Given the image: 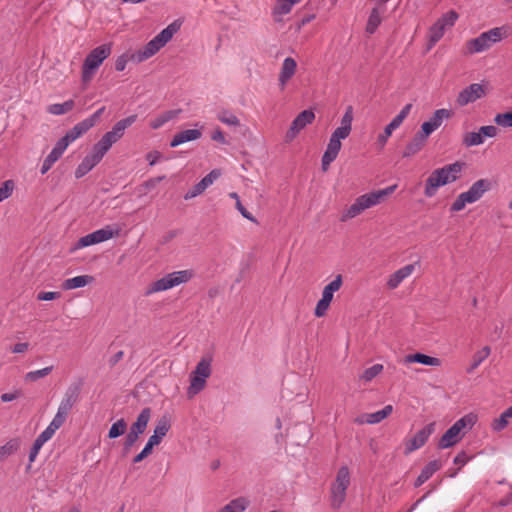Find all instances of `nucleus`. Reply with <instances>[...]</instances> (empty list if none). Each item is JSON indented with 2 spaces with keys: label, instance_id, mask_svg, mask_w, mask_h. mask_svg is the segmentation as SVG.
<instances>
[{
  "label": "nucleus",
  "instance_id": "48",
  "mask_svg": "<svg viewBox=\"0 0 512 512\" xmlns=\"http://www.w3.org/2000/svg\"><path fill=\"white\" fill-rule=\"evenodd\" d=\"M53 370V366H48L39 370L30 371L25 374V380L28 382H35L40 378H44L49 375Z\"/></svg>",
  "mask_w": 512,
  "mask_h": 512
},
{
  "label": "nucleus",
  "instance_id": "10",
  "mask_svg": "<svg viewBox=\"0 0 512 512\" xmlns=\"http://www.w3.org/2000/svg\"><path fill=\"white\" fill-rule=\"evenodd\" d=\"M343 285L342 275L338 274L330 283H328L322 291L321 299L317 302L314 314L316 317H323L326 315L330 304L333 300L335 292L339 291Z\"/></svg>",
  "mask_w": 512,
  "mask_h": 512
},
{
  "label": "nucleus",
  "instance_id": "28",
  "mask_svg": "<svg viewBox=\"0 0 512 512\" xmlns=\"http://www.w3.org/2000/svg\"><path fill=\"white\" fill-rule=\"evenodd\" d=\"M442 462L440 460L430 461L421 471L420 475L415 481V487H420L424 484L436 471L441 469Z\"/></svg>",
  "mask_w": 512,
  "mask_h": 512
},
{
  "label": "nucleus",
  "instance_id": "39",
  "mask_svg": "<svg viewBox=\"0 0 512 512\" xmlns=\"http://www.w3.org/2000/svg\"><path fill=\"white\" fill-rule=\"evenodd\" d=\"M74 107L73 100H67L64 103L51 104L47 107V112L53 115H63L71 111Z\"/></svg>",
  "mask_w": 512,
  "mask_h": 512
},
{
  "label": "nucleus",
  "instance_id": "3",
  "mask_svg": "<svg viewBox=\"0 0 512 512\" xmlns=\"http://www.w3.org/2000/svg\"><path fill=\"white\" fill-rule=\"evenodd\" d=\"M111 54V47L108 44L100 45L94 48L85 58L82 71H81V82L84 86H87L94 78L97 70L104 62L105 59Z\"/></svg>",
  "mask_w": 512,
  "mask_h": 512
},
{
  "label": "nucleus",
  "instance_id": "13",
  "mask_svg": "<svg viewBox=\"0 0 512 512\" xmlns=\"http://www.w3.org/2000/svg\"><path fill=\"white\" fill-rule=\"evenodd\" d=\"M315 119V113L312 110H304L299 113L291 123L289 130L286 132V142H291L308 124H311Z\"/></svg>",
  "mask_w": 512,
  "mask_h": 512
},
{
  "label": "nucleus",
  "instance_id": "8",
  "mask_svg": "<svg viewBox=\"0 0 512 512\" xmlns=\"http://www.w3.org/2000/svg\"><path fill=\"white\" fill-rule=\"evenodd\" d=\"M350 485V471L347 466L339 468L330 488V502L334 509H339L346 499V491Z\"/></svg>",
  "mask_w": 512,
  "mask_h": 512
},
{
  "label": "nucleus",
  "instance_id": "17",
  "mask_svg": "<svg viewBox=\"0 0 512 512\" xmlns=\"http://www.w3.org/2000/svg\"><path fill=\"white\" fill-rule=\"evenodd\" d=\"M464 163L456 161L451 164H447L441 168L435 169L436 174H438L440 180L445 185L455 182L460 178L461 172L463 170Z\"/></svg>",
  "mask_w": 512,
  "mask_h": 512
},
{
  "label": "nucleus",
  "instance_id": "18",
  "mask_svg": "<svg viewBox=\"0 0 512 512\" xmlns=\"http://www.w3.org/2000/svg\"><path fill=\"white\" fill-rule=\"evenodd\" d=\"M220 176L219 170H212L208 173L200 182L192 187L184 196L185 200L192 199L200 194H202L210 185L214 183Z\"/></svg>",
  "mask_w": 512,
  "mask_h": 512
},
{
  "label": "nucleus",
  "instance_id": "61",
  "mask_svg": "<svg viewBox=\"0 0 512 512\" xmlns=\"http://www.w3.org/2000/svg\"><path fill=\"white\" fill-rule=\"evenodd\" d=\"M59 158L56 156V154H52L51 152L48 154V156L43 161L42 167H41V174H46L53 164L58 160Z\"/></svg>",
  "mask_w": 512,
  "mask_h": 512
},
{
  "label": "nucleus",
  "instance_id": "40",
  "mask_svg": "<svg viewBox=\"0 0 512 512\" xmlns=\"http://www.w3.org/2000/svg\"><path fill=\"white\" fill-rule=\"evenodd\" d=\"M206 384V380L200 378L199 376L192 375L190 376V386L188 388V396L193 397L198 394L201 390L204 389Z\"/></svg>",
  "mask_w": 512,
  "mask_h": 512
},
{
  "label": "nucleus",
  "instance_id": "7",
  "mask_svg": "<svg viewBox=\"0 0 512 512\" xmlns=\"http://www.w3.org/2000/svg\"><path fill=\"white\" fill-rule=\"evenodd\" d=\"M179 29L180 24L177 21L169 24L144 46V48L139 52V60H146L155 55L172 39Z\"/></svg>",
  "mask_w": 512,
  "mask_h": 512
},
{
  "label": "nucleus",
  "instance_id": "2",
  "mask_svg": "<svg viewBox=\"0 0 512 512\" xmlns=\"http://www.w3.org/2000/svg\"><path fill=\"white\" fill-rule=\"evenodd\" d=\"M511 34V28L508 25L493 27L480 33L477 37L469 39L465 43V54L474 55L486 52L493 45L508 38Z\"/></svg>",
  "mask_w": 512,
  "mask_h": 512
},
{
  "label": "nucleus",
  "instance_id": "19",
  "mask_svg": "<svg viewBox=\"0 0 512 512\" xmlns=\"http://www.w3.org/2000/svg\"><path fill=\"white\" fill-rule=\"evenodd\" d=\"M296 69L297 63L293 58L287 57L283 60L278 77L279 86L281 90L285 89L288 81L295 75Z\"/></svg>",
  "mask_w": 512,
  "mask_h": 512
},
{
  "label": "nucleus",
  "instance_id": "33",
  "mask_svg": "<svg viewBox=\"0 0 512 512\" xmlns=\"http://www.w3.org/2000/svg\"><path fill=\"white\" fill-rule=\"evenodd\" d=\"M352 121H353V107L348 106L346 111L341 119V125L336 128L334 131L342 134L344 136H349L352 130Z\"/></svg>",
  "mask_w": 512,
  "mask_h": 512
},
{
  "label": "nucleus",
  "instance_id": "53",
  "mask_svg": "<svg viewBox=\"0 0 512 512\" xmlns=\"http://www.w3.org/2000/svg\"><path fill=\"white\" fill-rule=\"evenodd\" d=\"M218 119L228 125V126H234V127H237L240 125V121L238 119V117L236 115H234L233 113H230V112H227V111H224V112H221L219 115H218Z\"/></svg>",
  "mask_w": 512,
  "mask_h": 512
},
{
  "label": "nucleus",
  "instance_id": "55",
  "mask_svg": "<svg viewBox=\"0 0 512 512\" xmlns=\"http://www.w3.org/2000/svg\"><path fill=\"white\" fill-rule=\"evenodd\" d=\"M70 143L72 142L69 140V138L66 135L63 136L61 139L58 140L55 147L52 149L51 153L54 155L56 153V156L60 158Z\"/></svg>",
  "mask_w": 512,
  "mask_h": 512
},
{
  "label": "nucleus",
  "instance_id": "64",
  "mask_svg": "<svg viewBox=\"0 0 512 512\" xmlns=\"http://www.w3.org/2000/svg\"><path fill=\"white\" fill-rule=\"evenodd\" d=\"M139 435L136 433L128 432L124 442V450L128 451L138 440Z\"/></svg>",
  "mask_w": 512,
  "mask_h": 512
},
{
  "label": "nucleus",
  "instance_id": "57",
  "mask_svg": "<svg viewBox=\"0 0 512 512\" xmlns=\"http://www.w3.org/2000/svg\"><path fill=\"white\" fill-rule=\"evenodd\" d=\"M14 189V182L12 180H6L0 187V202L9 198Z\"/></svg>",
  "mask_w": 512,
  "mask_h": 512
},
{
  "label": "nucleus",
  "instance_id": "47",
  "mask_svg": "<svg viewBox=\"0 0 512 512\" xmlns=\"http://www.w3.org/2000/svg\"><path fill=\"white\" fill-rule=\"evenodd\" d=\"M380 23H381L380 13L378 12V10L376 8H374L371 11L370 16L368 18L366 31L370 34H373L376 31V29L378 28V26L380 25Z\"/></svg>",
  "mask_w": 512,
  "mask_h": 512
},
{
  "label": "nucleus",
  "instance_id": "59",
  "mask_svg": "<svg viewBox=\"0 0 512 512\" xmlns=\"http://www.w3.org/2000/svg\"><path fill=\"white\" fill-rule=\"evenodd\" d=\"M394 130L392 128H389V126H386L384 128V131L382 133H380L377 137V145L380 149H383L384 146L386 145L389 137L392 135V132Z\"/></svg>",
  "mask_w": 512,
  "mask_h": 512
},
{
  "label": "nucleus",
  "instance_id": "23",
  "mask_svg": "<svg viewBox=\"0 0 512 512\" xmlns=\"http://www.w3.org/2000/svg\"><path fill=\"white\" fill-rule=\"evenodd\" d=\"M201 136H202V132L198 129L184 130L179 133H176L173 136V139L170 142V146L174 148L183 143L198 140L199 138H201Z\"/></svg>",
  "mask_w": 512,
  "mask_h": 512
},
{
  "label": "nucleus",
  "instance_id": "36",
  "mask_svg": "<svg viewBox=\"0 0 512 512\" xmlns=\"http://www.w3.org/2000/svg\"><path fill=\"white\" fill-rule=\"evenodd\" d=\"M91 123H88L85 119L77 123L72 129H70L65 135L71 142H74L91 129Z\"/></svg>",
  "mask_w": 512,
  "mask_h": 512
},
{
  "label": "nucleus",
  "instance_id": "41",
  "mask_svg": "<svg viewBox=\"0 0 512 512\" xmlns=\"http://www.w3.org/2000/svg\"><path fill=\"white\" fill-rule=\"evenodd\" d=\"M483 142L480 130L465 133L462 140L463 145L466 147L478 146L483 144Z\"/></svg>",
  "mask_w": 512,
  "mask_h": 512
},
{
  "label": "nucleus",
  "instance_id": "38",
  "mask_svg": "<svg viewBox=\"0 0 512 512\" xmlns=\"http://www.w3.org/2000/svg\"><path fill=\"white\" fill-rule=\"evenodd\" d=\"M248 504L249 501L246 498H236L225 505L219 512H244Z\"/></svg>",
  "mask_w": 512,
  "mask_h": 512
},
{
  "label": "nucleus",
  "instance_id": "50",
  "mask_svg": "<svg viewBox=\"0 0 512 512\" xmlns=\"http://www.w3.org/2000/svg\"><path fill=\"white\" fill-rule=\"evenodd\" d=\"M293 5H295L293 3V0H277V3L274 7V14H277V15H285V14H288Z\"/></svg>",
  "mask_w": 512,
  "mask_h": 512
},
{
  "label": "nucleus",
  "instance_id": "27",
  "mask_svg": "<svg viewBox=\"0 0 512 512\" xmlns=\"http://www.w3.org/2000/svg\"><path fill=\"white\" fill-rule=\"evenodd\" d=\"M65 423V420L55 414L48 427L36 438L42 445L50 440L55 432Z\"/></svg>",
  "mask_w": 512,
  "mask_h": 512
},
{
  "label": "nucleus",
  "instance_id": "52",
  "mask_svg": "<svg viewBox=\"0 0 512 512\" xmlns=\"http://www.w3.org/2000/svg\"><path fill=\"white\" fill-rule=\"evenodd\" d=\"M98 243L107 241L118 234V231H113L109 226L94 231Z\"/></svg>",
  "mask_w": 512,
  "mask_h": 512
},
{
  "label": "nucleus",
  "instance_id": "62",
  "mask_svg": "<svg viewBox=\"0 0 512 512\" xmlns=\"http://www.w3.org/2000/svg\"><path fill=\"white\" fill-rule=\"evenodd\" d=\"M480 132H481V135H482V138L484 141L486 137H488V138L496 137L499 130L496 126L487 125V126L480 127Z\"/></svg>",
  "mask_w": 512,
  "mask_h": 512
},
{
  "label": "nucleus",
  "instance_id": "24",
  "mask_svg": "<svg viewBox=\"0 0 512 512\" xmlns=\"http://www.w3.org/2000/svg\"><path fill=\"white\" fill-rule=\"evenodd\" d=\"M404 364L420 363L427 366L438 367L441 365V360L436 357L428 356L422 353L408 354L403 358Z\"/></svg>",
  "mask_w": 512,
  "mask_h": 512
},
{
  "label": "nucleus",
  "instance_id": "37",
  "mask_svg": "<svg viewBox=\"0 0 512 512\" xmlns=\"http://www.w3.org/2000/svg\"><path fill=\"white\" fill-rule=\"evenodd\" d=\"M491 354V348L489 346H484L482 349L475 352L472 357V362L470 366L467 368V373H472L479 365L488 358Z\"/></svg>",
  "mask_w": 512,
  "mask_h": 512
},
{
  "label": "nucleus",
  "instance_id": "20",
  "mask_svg": "<svg viewBox=\"0 0 512 512\" xmlns=\"http://www.w3.org/2000/svg\"><path fill=\"white\" fill-rule=\"evenodd\" d=\"M393 412L392 405H386L382 410L374 413H365L355 419L357 424H377L387 418Z\"/></svg>",
  "mask_w": 512,
  "mask_h": 512
},
{
  "label": "nucleus",
  "instance_id": "60",
  "mask_svg": "<svg viewBox=\"0 0 512 512\" xmlns=\"http://www.w3.org/2000/svg\"><path fill=\"white\" fill-rule=\"evenodd\" d=\"M93 244H98V241L96 239L94 232L81 237L77 243V247L83 248V247H87V246H90Z\"/></svg>",
  "mask_w": 512,
  "mask_h": 512
},
{
  "label": "nucleus",
  "instance_id": "58",
  "mask_svg": "<svg viewBox=\"0 0 512 512\" xmlns=\"http://www.w3.org/2000/svg\"><path fill=\"white\" fill-rule=\"evenodd\" d=\"M18 449L17 442H8L0 447V461L13 454Z\"/></svg>",
  "mask_w": 512,
  "mask_h": 512
},
{
  "label": "nucleus",
  "instance_id": "16",
  "mask_svg": "<svg viewBox=\"0 0 512 512\" xmlns=\"http://www.w3.org/2000/svg\"><path fill=\"white\" fill-rule=\"evenodd\" d=\"M137 120V115H130L124 119L119 120L112 127V129L106 132L102 137L106 139L112 146L118 142L124 135L125 130L130 127Z\"/></svg>",
  "mask_w": 512,
  "mask_h": 512
},
{
  "label": "nucleus",
  "instance_id": "44",
  "mask_svg": "<svg viewBox=\"0 0 512 512\" xmlns=\"http://www.w3.org/2000/svg\"><path fill=\"white\" fill-rule=\"evenodd\" d=\"M444 33L445 28L441 23L436 21L429 31L430 46L435 45L443 37Z\"/></svg>",
  "mask_w": 512,
  "mask_h": 512
},
{
  "label": "nucleus",
  "instance_id": "43",
  "mask_svg": "<svg viewBox=\"0 0 512 512\" xmlns=\"http://www.w3.org/2000/svg\"><path fill=\"white\" fill-rule=\"evenodd\" d=\"M229 197L235 200V207L240 214L247 220L257 223L256 218L242 205L240 197L236 192L229 193Z\"/></svg>",
  "mask_w": 512,
  "mask_h": 512
},
{
  "label": "nucleus",
  "instance_id": "51",
  "mask_svg": "<svg viewBox=\"0 0 512 512\" xmlns=\"http://www.w3.org/2000/svg\"><path fill=\"white\" fill-rule=\"evenodd\" d=\"M459 15L456 11L450 10L449 12L442 15L441 18H439L437 21L443 25V27L446 29V27H452L454 26L455 22L457 21Z\"/></svg>",
  "mask_w": 512,
  "mask_h": 512
},
{
  "label": "nucleus",
  "instance_id": "4",
  "mask_svg": "<svg viewBox=\"0 0 512 512\" xmlns=\"http://www.w3.org/2000/svg\"><path fill=\"white\" fill-rule=\"evenodd\" d=\"M194 277L193 270H179L168 273L162 278L151 282L146 290L145 295L150 296L155 293L167 291L176 286L189 282Z\"/></svg>",
  "mask_w": 512,
  "mask_h": 512
},
{
  "label": "nucleus",
  "instance_id": "21",
  "mask_svg": "<svg viewBox=\"0 0 512 512\" xmlns=\"http://www.w3.org/2000/svg\"><path fill=\"white\" fill-rule=\"evenodd\" d=\"M170 428L171 423L169 418L166 416L161 417L160 419L157 420L154 428V433L149 437L148 442L153 446L159 445Z\"/></svg>",
  "mask_w": 512,
  "mask_h": 512
},
{
  "label": "nucleus",
  "instance_id": "45",
  "mask_svg": "<svg viewBox=\"0 0 512 512\" xmlns=\"http://www.w3.org/2000/svg\"><path fill=\"white\" fill-rule=\"evenodd\" d=\"M211 374L210 362L206 359H202L198 362L192 375L199 376L200 378L207 379Z\"/></svg>",
  "mask_w": 512,
  "mask_h": 512
},
{
  "label": "nucleus",
  "instance_id": "49",
  "mask_svg": "<svg viewBox=\"0 0 512 512\" xmlns=\"http://www.w3.org/2000/svg\"><path fill=\"white\" fill-rule=\"evenodd\" d=\"M127 428V423L124 419L116 421L109 430L108 437L111 439L117 438L124 434Z\"/></svg>",
  "mask_w": 512,
  "mask_h": 512
},
{
  "label": "nucleus",
  "instance_id": "29",
  "mask_svg": "<svg viewBox=\"0 0 512 512\" xmlns=\"http://www.w3.org/2000/svg\"><path fill=\"white\" fill-rule=\"evenodd\" d=\"M150 417L151 410L149 408H144L138 415L136 421L131 425L129 431L136 433L137 435H141L146 430Z\"/></svg>",
  "mask_w": 512,
  "mask_h": 512
},
{
  "label": "nucleus",
  "instance_id": "5",
  "mask_svg": "<svg viewBox=\"0 0 512 512\" xmlns=\"http://www.w3.org/2000/svg\"><path fill=\"white\" fill-rule=\"evenodd\" d=\"M491 183L487 179H479L472 184L468 191L460 193L455 201L451 204V212H459L465 208L467 204L477 202L482 196L490 190Z\"/></svg>",
  "mask_w": 512,
  "mask_h": 512
},
{
  "label": "nucleus",
  "instance_id": "6",
  "mask_svg": "<svg viewBox=\"0 0 512 512\" xmlns=\"http://www.w3.org/2000/svg\"><path fill=\"white\" fill-rule=\"evenodd\" d=\"M476 422V416L467 414L457 420L440 438L438 446L441 449H446L457 444L463 437L462 433L465 429H471Z\"/></svg>",
  "mask_w": 512,
  "mask_h": 512
},
{
  "label": "nucleus",
  "instance_id": "42",
  "mask_svg": "<svg viewBox=\"0 0 512 512\" xmlns=\"http://www.w3.org/2000/svg\"><path fill=\"white\" fill-rule=\"evenodd\" d=\"M111 147L112 145L106 141V139L101 137V139L93 146L91 153L101 161Z\"/></svg>",
  "mask_w": 512,
  "mask_h": 512
},
{
  "label": "nucleus",
  "instance_id": "54",
  "mask_svg": "<svg viewBox=\"0 0 512 512\" xmlns=\"http://www.w3.org/2000/svg\"><path fill=\"white\" fill-rule=\"evenodd\" d=\"M70 143L72 142L69 140V138L66 135L63 136L61 139L58 140L55 147L52 149L51 153L54 155L56 153V156L60 158Z\"/></svg>",
  "mask_w": 512,
  "mask_h": 512
},
{
  "label": "nucleus",
  "instance_id": "12",
  "mask_svg": "<svg viewBox=\"0 0 512 512\" xmlns=\"http://www.w3.org/2000/svg\"><path fill=\"white\" fill-rule=\"evenodd\" d=\"M436 423L431 422L419 430L411 439L405 442V454H410L426 444L429 437L435 432Z\"/></svg>",
  "mask_w": 512,
  "mask_h": 512
},
{
  "label": "nucleus",
  "instance_id": "25",
  "mask_svg": "<svg viewBox=\"0 0 512 512\" xmlns=\"http://www.w3.org/2000/svg\"><path fill=\"white\" fill-rule=\"evenodd\" d=\"M427 137L418 132L413 139L406 145L403 151V157H411L417 154L425 146Z\"/></svg>",
  "mask_w": 512,
  "mask_h": 512
},
{
  "label": "nucleus",
  "instance_id": "32",
  "mask_svg": "<svg viewBox=\"0 0 512 512\" xmlns=\"http://www.w3.org/2000/svg\"><path fill=\"white\" fill-rule=\"evenodd\" d=\"M444 186L435 170L431 172L425 181L424 194L426 197H433L440 187Z\"/></svg>",
  "mask_w": 512,
  "mask_h": 512
},
{
  "label": "nucleus",
  "instance_id": "15",
  "mask_svg": "<svg viewBox=\"0 0 512 512\" xmlns=\"http://www.w3.org/2000/svg\"><path fill=\"white\" fill-rule=\"evenodd\" d=\"M452 115L453 113L449 109L442 108L436 110L428 121L422 123L420 132L422 133L423 136H426L428 138L435 130H437L442 125L445 119H450Z\"/></svg>",
  "mask_w": 512,
  "mask_h": 512
},
{
  "label": "nucleus",
  "instance_id": "56",
  "mask_svg": "<svg viewBox=\"0 0 512 512\" xmlns=\"http://www.w3.org/2000/svg\"><path fill=\"white\" fill-rule=\"evenodd\" d=\"M494 122L502 127H512V112L497 114L494 117Z\"/></svg>",
  "mask_w": 512,
  "mask_h": 512
},
{
  "label": "nucleus",
  "instance_id": "26",
  "mask_svg": "<svg viewBox=\"0 0 512 512\" xmlns=\"http://www.w3.org/2000/svg\"><path fill=\"white\" fill-rule=\"evenodd\" d=\"M65 423V420L55 414L48 427L36 438L42 445L50 440L55 432Z\"/></svg>",
  "mask_w": 512,
  "mask_h": 512
},
{
  "label": "nucleus",
  "instance_id": "30",
  "mask_svg": "<svg viewBox=\"0 0 512 512\" xmlns=\"http://www.w3.org/2000/svg\"><path fill=\"white\" fill-rule=\"evenodd\" d=\"M99 162L100 160L92 153L85 156V158L82 160V162L78 165V167L75 170V177L77 179L82 178L88 172H90Z\"/></svg>",
  "mask_w": 512,
  "mask_h": 512
},
{
  "label": "nucleus",
  "instance_id": "35",
  "mask_svg": "<svg viewBox=\"0 0 512 512\" xmlns=\"http://www.w3.org/2000/svg\"><path fill=\"white\" fill-rule=\"evenodd\" d=\"M178 113H179V110L165 111L150 121V127L152 129H159L163 125H165L167 122L174 119L178 115Z\"/></svg>",
  "mask_w": 512,
  "mask_h": 512
},
{
  "label": "nucleus",
  "instance_id": "22",
  "mask_svg": "<svg viewBox=\"0 0 512 512\" xmlns=\"http://www.w3.org/2000/svg\"><path fill=\"white\" fill-rule=\"evenodd\" d=\"M416 263L408 264L393 274H391L387 280V286L389 289H396L407 277H409L415 270Z\"/></svg>",
  "mask_w": 512,
  "mask_h": 512
},
{
  "label": "nucleus",
  "instance_id": "1",
  "mask_svg": "<svg viewBox=\"0 0 512 512\" xmlns=\"http://www.w3.org/2000/svg\"><path fill=\"white\" fill-rule=\"evenodd\" d=\"M397 188V185H391L384 189L371 191L360 195L355 201L347 207L340 216V221L346 222L363 213L365 210L377 206L384 202Z\"/></svg>",
  "mask_w": 512,
  "mask_h": 512
},
{
  "label": "nucleus",
  "instance_id": "31",
  "mask_svg": "<svg viewBox=\"0 0 512 512\" xmlns=\"http://www.w3.org/2000/svg\"><path fill=\"white\" fill-rule=\"evenodd\" d=\"M94 281V277L91 275H80L73 278H68L62 283L64 290H72L76 288L84 287L91 284Z\"/></svg>",
  "mask_w": 512,
  "mask_h": 512
},
{
  "label": "nucleus",
  "instance_id": "9",
  "mask_svg": "<svg viewBox=\"0 0 512 512\" xmlns=\"http://www.w3.org/2000/svg\"><path fill=\"white\" fill-rule=\"evenodd\" d=\"M82 380L74 381L66 388L61 402L58 406L56 415L66 421L72 408L79 402L82 392Z\"/></svg>",
  "mask_w": 512,
  "mask_h": 512
},
{
  "label": "nucleus",
  "instance_id": "34",
  "mask_svg": "<svg viewBox=\"0 0 512 512\" xmlns=\"http://www.w3.org/2000/svg\"><path fill=\"white\" fill-rule=\"evenodd\" d=\"M512 420V405L501 413V415L494 419L491 423L493 431L500 432L504 430Z\"/></svg>",
  "mask_w": 512,
  "mask_h": 512
},
{
  "label": "nucleus",
  "instance_id": "63",
  "mask_svg": "<svg viewBox=\"0 0 512 512\" xmlns=\"http://www.w3.org/2000/svg\"><path fill=\"white\" fill-rule=\"evenodd\" d=\"M153 447L154 446L152 444L147 442L145 447L143 448V450L134 457L133 462L134 463H139L142 460H144L148 455L151 454Z\"/></svg>",
  "mask_w": 512,
  "mask_h": 512
},
{
  "label": "nucleus",
  "instance_id": "14",
  "mask_svg": "<svg viewBox=\"0 0 512 512\" xmlns=\"http://www.w3.org/2000/svg\"><path fill=\"white\" fill-rule=\"evenodd\" d=\"M486 95L484 85L473 83L461 90L457 96L456 102L460 107L473 103Z\"/></svg>",
  "mask_w": 512,
  "mask_h": 512
},
{
  "label": "nucleus",
  "instance_id": "11",
  "mask_svg": "<svg viewBox=\"0 0 512 512\" xmlns=\"http://www.w3.org/2000/svg\"><path fill=\"white\" fill-rule=\"evenodd\" d=\"M347 136L339 134L334 131L329 139L327 148L322 156V170L327 171L330 164L337 158L341 149V140L346 139Z\"/></svg>",
  "mask_w": 512,
  "mask_h": 512
},
{
  "label": "nucleus",
  "instance_id": "46",
  "mask_svg": "<svg viewBox=\"0 0 512 512\" xmlns=\"http://www.w3.org/2000/svg\"><path fill=\"white\" fill-rule=\"evenodd\" d=\"M384 367L382 364H374L373 366L364 370L360 379L365 382L372 381L375 377H377L382 371Z\"/></svg>",
  "mask_w": 512,
  "mask_h": 512
}]
</instances>
